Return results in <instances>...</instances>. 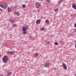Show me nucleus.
<instances>
[{"label": "nucleus", "mask_w": 76, "mask_h": 76, "mask_svg": "<svg viewBox=\"0 0 76 76\" xmlns=\"http://www.w3.org/2000/svg\"><path fill=\"white\" fill-rule=\"evenodd\" d=\"M44 29V28H42L40 29V30L41 31H43Z\"/></svg>", "instance_id": "21"}, {"label": "nucleus", "mask_w": 76, "mask_h": 76, "mask_svg": "<svg viewBox=\"0 0 76 76\" xmlns=\"http://www.w3.org/2000/svg\"><path fill=\"white\" fill-rule=\"evenodd\" d=\"M49 41L47 42V43L48 44H49Z\"/></svg>", "instance_id": "28"}, {"label": "nucleus", "mask_w": 76, "mask_h": 76, "mask_svg": "<svg viewBox=\"0 0 76 76\" xmlns=\"http://www.w3.org/2000/svg\"><path fill=\"white\" fill-rule=\"evenodd\" d=\"M38 56V53H36L34 56L35 57H37Z\"/></svg>", "instance_id": "15"}, {"label": "nucleus", "mask_w": 76, "mask_h": 76, "mask_svg": "<svg viewBox=\"0 0 76 76\" xmlns=\"http://www.w3.org/2000/svg\"><path fill=\"white\" fill-rule=\"evenodd\" d=\"M13 26L15 27V26H17L16 25H13Z\"/></svg>", "instance_id": "23"}, {"label": "nucleus", "mask_w": 76, "mask_h": 76, "mask_svg": "<svg viewBox=\"0 0 76 76\" xmlns=\"http://www.w3.org/2000/svg\"><path fill=\"white\" fill-rule=\"evenodd\" d=\"M1 12H2L3 10H1Z\"/></svg>", "instance_id": "30"}, {"label": "nucleus", "mask_w": 76, "mask_h": 76, "mask_svg": "<svg viewBox=\"0 0 76 76\" xmlns=\"http://www.w3.org/2000/svg\"><path fill=\"white\" fill-rule=\"evenodd\" d=\"M61 1H62V0H60L59 1H58V3H60L61 2Z\"/></svg>", "instance_id": "20"}, {"label": "nucleus", "mask_w": 76, "mask_h": 76, "mask_svg": "<svg viewBox=\"0 0 76 76\" xmlns=\"http://www.w3.org/2000/svg\"><path fill=\"white\" fill-rule=\"evenodd\" d=\"M45 22L46 23H47V24H49L50 23L49 20H48V19H47L45 20Z\"/></svg>", "instance_id": "11"}, {"label": "nucleus", "mask_w": 76, "mask_h": 76, "mask_svg": "<svg viewBox=\"0 0 76 76\" xmlns=\"http://www.w3.org/2000/svg\"><path fill=\"white\" fill-rule=\"evenodd\" d=\"M3 6L4 5H3V4H2V3H0V7H2V8H3Z\"/></svg>", "instance_id": "17"}, {"label": "nucleus", "mask_w": 76, "mask_h": 76, "mask_svg": "<svg viewBox=\"0 0 76 76\" xmlns=\"http://www.w3.org/2000/svg\"><path fill=\"white\" fill-rule=\"evenodd\" d=\"M48 2H50V0H47Z\"/></svg>", "instance_id": "24"}, {"label": "nucleus", "mask_w": 76, "mask_h": 76, "mask_svg": "<svg viewBox=\"0 0 76 76\" xmlns=\"http://www.w3.org/2000/svg\"><path fill=\"white\" fill-rule=\"evenodd\" d=\"M40 12V10H38V12Z\"/></svg>", "instance_id": "27"}, {"label": "nucleus", "mask_w": 76, "mask_h": 76, "mask_svg": "<svg viewBox=\"0 0 76 76\" xmlns=\"http://www.w3.org/2000/svg\"><path fill=\"white\" fill-rule=\"evenodd\" d=\"M36 7L37 8H38L40 6V3L39 2H36Z\"/></svg>", "instance_id": "3"}, {"label": "nucleus", "mask_w": 76, "mask_h": 76, "mask_svg": "<svg viewBox=\"0 0 76 76\" xmlns=\"http://www.w3.org/2000/svg\"><path fill=\"white\" fill-rule=\"evenodd\" d=\"M3 7V8H4V9H6L7 7V5L6 4H4Z\"/></svg>", "instance_id": "14"}, {"label": "nucleus", "mask_w": 76, "mask_h": 76, "mask_svg": "<svg viewBox=\"0 0 76 76\" xmlns=\"http://www.w3.org/2000/svg\"><path fill=\"white\" fill-rule=\"evenodd\" d=\"M50 66V62L48 61H47L45 65V66L46 67H48Z\"/></svg>", "instance_id": "2"}, {"label": "nucleus", "mask_w": 76, "mask_h": 76, "mask_svg": "<svg viewBox=\"0 0 76 76\" xmlns=\"http://www.w3.org/2000/svg\"><path fill=\"white\" fill-rule=\"evenodd\" d=\"M10 22H15V21H14V20H13V19H10Z\"/></svg>", "instance_id": "16"}, {"label": "nucleus", "mask_w": 76, "mask_h": 76, "mask_svg": "<svg viewBox=\"0 0 76 76\" xmlns=\"http://www.w3.org/2000/svg\"><path fill=\"white\" fill-rule=\"evenodd\" d=\"M12 75V72H9L7 73V75L8 76H10Z\"/></svg>", "instance_id": "13"}, {"label": "nucleus", "mask_w": 76, "mask_h": 76, "mask_svg": "<svg viewBox=\"0 0 76 76\" xmlns=\"http://www.w3.org/2000/svg\"><path fill=\"white\" fill-rule=\"evenodd\" d=\"M1 76H2V75H1Z\"/></svg>", "instance_id": "33"}, {"label": "nucleus", "mask_w": 76, "mask_h": 76, "mask_svg": "<svg viewBox=\"0 0 76 76\" xmlns=\"http://www.w3.org/2000/svg\"><path fill=\"white\" fill-rule=\"evenodd\" d=\"M4 63H6L8 61V57L7 56H4L2 58Z\"/></svg>", "instance_id": "1"}, {"label": "nucleus", "mask_w": 76, "mask_h": 76, "mask_svg": "<svg viewBox=\"0 0 76 76\" xmlns=\"http://www.w3.org/2000/svg\"><path fill=\"white\" fill-rule=\"evenodd\" d=\"M8 54H10V55H12V54H13L14 53H15V52L14 51H9L8 52Z\"/></svg>", "instance_id": "7"}, {"label": "nucleus", "mask_w": 76, "mask_h": 76, "mask_svg": "<svg viewBox=\"0 0 76 76\" xmlns=\"http://www.w3.org/2000/svg\"><path fill=\"white\" fill-rule=\"evenodd\" d=\"M74 27H75V28H76V24H75L74 25Z\"/></svg>", "instance_id": "25"}, {"label": "nucleus", "mask_w": 76, "mask_h": 76, "mask_svg": "<svg viewBox=\"0 0 76 76\" xmlns=\"http://www.w3.org/2000/svg\"><path fill=\"white\" fill-rule=\"evenodd\" d=\"M11 9L10 7H9L8 8V12H11Z\"/></svg>", "instance_id": "12"}, {"label": "nucleus", "mask_w": 76, "mask_h": 76, "mask_svg": "<svg viewBox=\"0 0 76 76\" xmlns=\"http://www.w3.org/2000/svg\"><path fill=\"white\" fill-rule=\"evenodd\" d=\"M14 15H16L17 16L19 15V12H14Z\"/></svg>", "instance_id": "10"}, {"label": "nucleus", "mask_w": 76, "mask_h": 76, "mask_svg": "<svg viewBox=\"0 0 76 76\" xmlns=\"http://www.w3.org/2000/svg\"><path fill=\"white\" fill-rule=\"evenodd\" d=\"M54 44H55V45H58V42H55L54 43Z\"/></svg>", "instance_id": "19"}, {"label": "nucleus", "mask_w": 76, "mask_h": 76, "mask_svg": "<svg viewBox=\"0 0 76 76\" xmlns=\"http://www.w3.org/2000/svg\"><path fill=\"white\" fill-rule=\"evenodd\" d=\"M22 7H23V8H25V7H26V5H25L24 4H23L22 5Z\"/></svg>", "instance_id": "18"}, {"label": "nucleus", "mask_w": 76, "mask_h": 76, "mask_svg": "<svg viewBox=\"0 0 76 76\" xmlns=\"http://www.w3.org/2000/svg\"><path fill=\"white\" fill-rule=\"evenodd\" d=\"M36 23L37 24H39L41 23V20L38 19L36 22Z\"/></svg>", "instance_id": "8"}, {"label": "nucleus", "mask_w": 76, "mask_h": 76, "mask_svg": "<svg viewBox=\"0 0 76 76\" xmlns=\"http://www.w3.org/2000/svg\"><path fill=\"white\" fill-rule=\"evenodd\" d=\"M72 7L74 9L76 10V4H73L72 5Z\"/></svg>", "instance_id": "9"}, {"label": "nucleus", "mask_w": 76, "mask_h": 76, "mask_svg": "<svg viewBox=\"0 0 76 76\" xmlns=\"http://www.w3.org/2000/svg\"><path fill=\"white\" fill-rule=\"evenodd\" d=\"M62 65L63 66L64 69L65 70H66V69H67V66H66V64H65L64 63H63L62 64Z\"/></svg>", "instance_id": "4"}, {"label": "nucleus", "mask_w": 76, "mask_h": 76, "mask_svg": "<svg viewBox=\"0 0 76 76\" xmlns=\"http://www.w3.org/2000/svg\"><path fill=\"white\" fill-rule=\"evenodd\" d=\"M18 7V6L17 5H15V8H17V7Z\"/></svg>", "instance_id": "22"}, {"label": "nucleus", "mask_w": 76, "mask_h": 76, "mask_svg": "<svg viewBox=\"0 0 76 76\" xmlns=\"http://www.w3.org/2000/svg\"><path fill=\"white\" fill-rule=\"evenodd\" d=\"M0 56H1L0 54Z\"/></svg>", "instance_id": "32"}, {"label": "nucleus", "mask_w": 76, "mask_h": 76, "mask_svg": "<svg viewBox=\"0 0 76 76\" xmlns=\"http://www.w3.org/2000/svg\"><path fill=\"white\" fill-rule=\"evenodd\" d=\"M22 31L23 35H26L27 34V32L26 31V30L22 29Z\"/></svg>", "instance_id": "6"}, {"label": "nucleus", "mask_w": 76, "mask_h": 76, "mask_svg": "<svg viewBox=\"0 0 76 76\" xmlns=\"http://www.w3.org/2000/svg\"><path fill=\"white\" fill-rule=\"evenodd\" d=\"M54 11H55V12H57V10H54Z\"/></svg>", "instance_id": "26"}, {"label": "nucleus", "mask_w": 76, "mask_h": 76, "mask_svg": "<svg viewBox=\"0 0 76 76\" xmlns=\"http://www.w3.org/2000/svg\"><path fill=\"white\" fill-rule=\"evenodd\" d=\"M31 37V36H30L29 37V38H31V37Z\"/></svg>", "instance_id": "29"}, {"label": "nucleus", "mask_w": 76, "mask_h": 76, "mask_svg": "<svg viewBox=\"0 0 76 76\" xmlns=\"http://www.w3.org/2000/svg\"><path fill=\"white\" fill-rule=\"evenodd\" d=\"M41 1H43V0H41Z\"/></svg>", "instance_id": "31"}, {"label": "nucleus", "mask_w": 76, "mask_h": 76, "mask_svg": "<svg viewBox=\"0 0 76 76\" xmlns=\"http://www.w3.org/2000/svg\"><path fill=\"white\" fill-rule=\"evenodd\" d=\"M28 29V26H24L23 28L22 29L23 30H25L26 31V30H27Z\"/></svg>", "instance_id": "5"}]
</instances>
